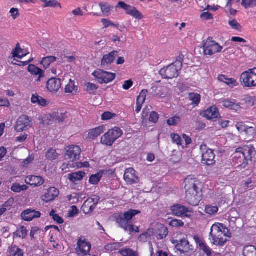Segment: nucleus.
I'll return each mask as SVG.
<instances>
[{
  "label": "nucleus",
  "instance_id": "obj_1",
  "mask_svg": "<svg viewBox=\"0 0 256 256\" xmlns=\"http://www.w3.org/2000/svg\"><path fill=\"white\" fill-rule=\"evenodd\" d=\"M222 235L228 238L232 236L229 230L222 224L216 222L212 224L209 236L210 238L212 240V243L216 246H224L228 240L222 238Z\"/></svg>",
  "mask_w": 256,
  "mask_h": 256
},
{
  "label": "nucleus",
  "instance_id": "obj_2",
  "mask_svg": "<svg viewBox=\"0 0 256 256\" xmlns=\"http://www.w3.org/2000/svg\"><path fill=\"white\" fill-rule=\"evenodd\" d=\"M140 213L138 210H130L123 214L121 213L116 216V220L119 226L125 231H129L130 233L139 232L138 227L131 224L130 220L136 215Z\"/></svg>",
  "mask_w": 256,
  "mask_h": 256
},
{
  "label": "nucleus",
  "instance_id": "obj_3",
  "mask_svg": "<svg viewBox=\"0 0 256 256\" xmlns=\"http://www.w3.org/2000/svg\"><path fill=\"white\" fill-rule=\"evenodd\" d=\"M183 60L184 56L180 55L174 63L162 68L159 72L160 74L166 79H172L178 77L179 72L182 66Z\"/></svg>",
  "mask_w": 256,
  "mask_h": 256
},
{
  "label": "nucleus",
  "instance_id": "obj_4",
  "mask_svg": "<svg viewBox=\"0 0 256 256\" xmlns=\"http://www.w3.org/2000/svg\"><path fill=\"white\" fill-rule=\"evenodd\" d=\"M240 82L244 87L252 88L256 86V68L244 72L240 76Z\"/></svg>",
  "mask_w": 256,
  "mask_h": 256
},
{
  "label": "nucleus",
  "instance_id": "obj_5",
  "mask_svg": "<svg viewBox=\"0 0 256 256\" xmlns=\"http://www.w3.org/2000/svg\"><path fill=\"white\" fill-rule=\"evenodd\" d=\"M122 134V131L120 128L114 127L112 129L110 130L102 137L101 143L108 146H111Z\"/></svg>",
  "mask_w": 256,
  "mask_h": 256
},
{
  "label": "nucleus",
  "instance_id": "obj_6",
  "mask_svg": "<svg viewBox=\"0 0 256 256\" xmlns=\"http://www.w3.org/2000/svg\"><path fill=\"white\" fill-rule=\"evenodd\" d=\"M212 39V38H208L204 42L203 49L205 55H213L220 52L223 48L222 46Z\"/></svg>",
  "mask_w": 256,
  "mask_h": 256
},
{
  "label": "nucleus",
  "instance_id": "obj_7",
  "mask_svg": "<svg viewBox=\"0 0 256 256\" xmlns=\"http://www.w3.org/2000/svg\"><path fill=\"white\" fill-rule=\"evenodd\" d=\"M202 153V162L207 166H212L215 164V154L214 151L208 148L206 145L202 144L200 146Z\"/></svg>",
  "mask_w": 256,
  "mask_h": 256
},
{
  "label": "nucleus",
  "instance_id": "obj_8",
  "mask_svg": "<svg viewBox=\"0 0 256 256\" xmlns=\"http://www.w3.org/2000/svg\"><path fill=\"white\" fill-rule=\"evenodd\" d=\"M92 75L100 84L109 83L112 82L116 76L114 73L107 72L100 69L95 70Z\"/></svg>",
  "mask_w": 256,
  "mask_h": 256
},
{
  "label": "nucleus",
  "instance_id": "obj_9",
  "mask_svg": "<svg viewBox=\"0 0 256 256\" xmlns=\"http://www.w3.org/2000/svg\"><path fill=\"white\" fill-rule=\"evenodd\" d=\"M116 8H120L124 9L127 14L136 19L142 20L144 18L142 13L139 12L135 7L127 4L123 2H118Z\"/></svg>",
  "mask_w": 256,
  "mask_h": 256
},
{
  "label": "nucleus",
  "instance_id": "obj_10",
  "mask_svg": "<svg viewBox=\"0 0 256 256\" xmlns=\"http://www.w3.org/2000/svg\"><path fill=\"white\" fill-rule=\"evenodd\" d=\"M184 188L186 192L202 190L200 182L194 176H189L184 180Z\"/></svg>",
  "mask_w": 256,
  "mask_h": 256
},
{
  "label": "nucleus",
  "instance_id": "obj_11",
  "mask_svg": "<svg viewBox=\"0 0 256 256\" xmlns=\"http://www.w3.org/2000/svg\"><path fill=\"white\" fill-rule=\"evenodd\" d=\"M173 214L177 216L190 218L193 214L192 208H188L180 204H177L171 207Z\"/></svg>",
  "mask_w": 256,
  "mask_h": 256
},
{
  "label": "nucleus",
  "instance_id": "obj_12",
  "mask_svg": "<svg viewBox=\"0 0 256 256\" xmlns=\"http://www.w3.org/2000/svg\"><path fill=\"white\" fill-rule=\"evenodd\" d=\"M32 126V123L30 118L27 116L22 115L17 120L14 128L16 132H21L30 128Z\"/></svg>",
  "mask_w": 256,
  "mask_h": 256
},
{
  "label": "nucleus",
  "instance_id": "obj_13",
  "mask_svg": "<svg viewBox=\"0 0 256 256\" xmlns=\"http://www.w3.org/2000/svg\"><path fill=\"white\" fill-rule=\"evenodd\" d=\"M99 200V196L96 195L88 198L82 205V210L86 214H90L95 209Z\"/></svg>",
  "mask_w": 256,
  "mask_h": 256
},
{
  "label": "nucleus",
  "instance_id": "obj_14",
  "mask_svg": "<svg viewBox=\"0 0 256 256\" xmlns=\"http://www.w3.org/2000/svg\"><path fill=\"white\" fill-rule=\"evenodd\" d=\"M186 200L189 204L192 206L198 204L202 196V190L186 192Z\"/></svg>",
  "mask_w": 256,
  "mask_h": 256
},
{
  "label": "nucleus",
  "instance_id": "obj_15",
  "mask_svg": "<svg viewBox=\"0 0 256 256\" xmlns=\"http://www.w3.org/2000/svg\"><path fill=\"white\" fill-rule=\"evenodd\" d=\"M81 152L79 146L71 145L66 148V156L72 162L76 161L79 160Z\"/></svg>",
  "mask_w": 256,
  "mask_h": 256
},
{
  "label": "nucleus",
  "instance_id": "obj_16",
  "mask_svg": "<svg viewBox=\"0 0 256 256\" xmlns=\"http://www.w3.org/2000/svg\"><path fill=\"white\" fill-rule=\"evenodd\" d=\"M125 182L128 184H136L139 182L138 173L132 168H127L124 176Z\"/></svg>",
  "mask_w": 256,
  "mask_h": 256
},
{
  "label": "nucleus",
  "instance_id": "obj_17",
  "mask_svg": "<svg viewBox=\"0 0 256 256\" xmlns=\"http://www.w3.org/2000/svg\"><path fill=\"white\" fill-rule=\"evenodd\" d=\"M59 194L58 190L54 187H51L46 190L41 196L42 201L48 202L54 200Z\"/></svg>",
  "mask_w": 256,
  "mask_h": 256
},
{
  "label": "nucleus",
  "instance_id": "obj_18",
  "mask_svg": "<svg viewBox=\"0 0 256 256\" xmlns=\"http://www.w3.org/2000/svg\"><path fill=\"white\" fill-rule=\"evenodd\" d=\"M62 86L60 79L56 78H51L48 80L46 84L48 90L51 93L57 92Z\"/></svg>",
  "mask_w": 256,
  "mask_h": 256
},
{
  "label": "nucleus",
  "instance_id": "obj_19",
  "mask_svg": "<svg viewBox=\"0 0 256 256\" xmlns=\"http://www.w3.org/2000/svg\"><path fill=\"white\" fill-rule=\"evenodd\" d=\"M239 152L242 153V154L246 160H252V156H254L256 153L255 148L252 144L248 146H244L242 147L238 148Z\"/></svg>",
  "mask_w": 256,
  "mask_h": 256
},
{
  "label": "nucleus",
  "instance_id": "obj_20",
  "mask_svg": "<svg viewBox=\"0 0 256 256\" xmlns=\"http://www.w3.org/2000/svg\"><path fill=\"white\" fill-rule=\"evenodd\" d=\"M24 182L27 184L38 187L43 184L44 180L40 176H28L25 178Z\"/></svg>",
  "mask_w": 256,
  "mask_h": 256
},
{
  "label": "nucleus",
  "instance_id": "obj_21",
  "mask_svg": "<svg viewBox=\"0 0 256 256\" xmlns=\"http://www.w3.org/2000/svg\"><path fill=\"white\" fill-rule=\"evenodd\" d=\"M232 160L236 164H238V166H242V168H246L248 164V160L246 157L244 156L242 153L239 152L238 148L235 150Z\"/></svg>",
  "mask_w": 256,
  "mask_h": 256
},
{
  "label": "nucleus",
  "instance_id": "obj_22",
  "mask_svg": "<svg viewBox=\"0 0 256 256\" xmlns=\"http://www.w3.org/2000/svg\"><path fill=\"white\" fill-rule=\"evenodd\" d=\"M21 216L24 220L30 222L34 218H40L41 214L38 211H36L32 208H28L24 211Z\"/></svg>",
  "mask_w": 256,
  "mask_h": 256
},
{
  "label": "nucleus",
  "instance_id": "obj_23",
  "mask_svg": "<svg viewBox=\"0 0 256 256\" xmlns=\"http://www.w3.org/2000/svg\"><path fill=\"white\" fill-rule=\"evenodd\" d=\"M176 249L181 253H186L192 250V246L186 239H182L178 242L176 246Z\"/></svg>",
  "mask_w": 256,
  "mask_h": 256
},
{
  "label": "nucleus",
  "instance_id": "obj_24",
  "mask_svg": "<svg viewBox=\"0 0 256 256\" xmlns=\"http://www.w3.org/2000/svg\"><path fill=\"white\" fill-rule=\"evenodd\" d=\"M118 56V52L117 51H113L108 54L104 56L101 61L102 66L103 67H105L108 64H111Z\"/></svg>",
  "mask_w": 256,
  "mask_h": 256
},
{
  "label": "nucleus",
  "instance_id": "obj_25",
  "mask_svg": "<svg viewBox=\"0 0 256 256\" xmlns=\"http://www.w3.org/2000/svg\"><path fill=\"white\" fill-rule=\"evenodd\" d=\"M78 246L82 253L84 255L88 254L91 248V244L90 242L80 238L77 242Z\"/></svg>",
  "mask_w": 256,
  "mask_h": 256
},
{
  "label": "nucleus",
  "instance_id": "obj_26",
  "mask_svg": "<svg viewBox=\"0 0 256 256\" xmlns=\"http://www.w3.org/2000/svg\"><path fill=\"white\" fill-rule=\"evenodd\" d=\"M219 116V112L216 108L212 106L204 110L202 113L203 117L208 119L212 120L218 118Z\"/></svg>",
  "mask_w": 256,
  "mask_h": 256
},
{
  "label": "nucleus",
  "instance_id": "obj_27",
  "mask_svg": "<svg viewBox=\"0 0 256 256\" xmlns=\"http://www.w3.org/2000/svg\"><path fill=\"white\" fill-rule=\"evenodd\" d=\"M153 233L158 240H163L168 234V231L164 226L160 224Z\"/></svg>",
  "mask_w": 256,
  "mask_h": 256
},
{
  "label": "nucleus",
  "instance_id": "obj_28",
  "mask_svg": "<svg viewBox=\"0 0 256 256\" xmlns=\"http://www.w3.org/2000/svg\"><path fill=\"white\" fill-rule=\"evenodd\" d=\"M221 103L223 106L230 110L237 111L241 108L240 105L236 103L234 100L226 99L222 100Z\"/></svg>",
  "mask_w": 256,
  "mask_h": 256
},
{
  "label": "nucleus",
  "instance_id": "obj_29",
  "mask_svg": "<svg viewBox=\"0 0 256 256\" xmlns=\"http://www.w3.org/2000/svg\"><path fill=\"white\" fill-rule=\"evenodd\" d=\"M31 102L33 104L42 106H46L49 104L50 102L37 94H33L31 98Z\"/></svg>",
  "mask_w": 256,
  "mask_h": 256
},
{
  "label": "nucleus",
  "instance_id": "obj_30",
  "mask_svg": "<svg viewBox=\"0 0 256 256\" xmlns=\"http://www.w3.org/2000/svg\"><path fill=\"white\" fill-rule=\"evenodd\" d=\"M29 54L28 52H26L24 50L22 49L19 43H18L12 52V57L22 59V58L26 56Z\"/></svg>",
  "mask_w": 256,
  "mask_h": 256
},
{
  "label": "nucleus",
  "instance_id": "obj_31",
  "mask_svg": "<svg viewBox=\"0 0 256 256\" xmlns=\"http://www.w3.org/2000/svg\"><path fill=\"white\" fill-rule=\"evenodd\" d=\"M237 130L240 133L245 132L246 134L253 135L254 130L252 127H248L242 122H238L236 126Z\"/></svg>",
  "mask_w": 256,
  "mask_h": 256
},
{
  "label": "nucleus",
  "instance_id": "obj_32",
  "mask_svg": "<svg viewBox=\"0 0 256 256\" xmlns=\"http://www.w3.org/2000/svg\"><path fill=\"white\" fill-rule=\"evenodd\" d=\"M62 114H60L58 112H54L50 114H46L44 119L46 120H48L47 124H52L54 122H60L62 121L60 117L62 116Z\"/></svg>",
  "mask_w": 256,
  "mask_h": 256
},
{
  "label": "nucleus",
  "instance_id": "obj_33",
  "mask_svg": "<svg viewBox=\"0 0 256 256\" xmlns=\"http://www.w3.org/2000/svg\"><path fill=\"white\" fill-rule=\"evenodd\" d=\"M104 128V126H100L90 130L88 134V138L91 140H94L97 138L104 132L105 130Z\"/></svg>",
  "mask_w": 256,
  "mask_h": 256
},
{
  "label": "nucleus",
  "instance_id": "obj_34",
  "mask_svg": "<svg viewBox=\"0 0 256 256\" xmlns=\"http://www.w3.org/2000/svg\"><path fill=\"white\" fill-rule=\"evenodd\" d=\"M218 79L220 82H224L230 87L236 86L238 85V83L235 79L228 78L224 75L219 76Z\"/></svg>",
  "mask_w": 256,
  "mask_h": 256
},
{
  "label": "nucleus",
  "instance_id": "obj_35",
  "mask_svg": "<svg viewBox=\"0 0 256 256\" xmlns=\"http://www.w3.org/2000/svg\"><path fill=\"white\" fill-rule=\"evenodd\" d=\"M85 175V173L82 172H78L69 174L68 178L72 182H76L81 180Z\"/></svg>",
  "mask_w": 256,
  "mask_h": 256
},
{
  "label": "nucleus",
  "instance_id": "obj_36",
  "mask_svg": "<svg viewBox=\"0 0 256 256\" xmlns=\"http://www.w3.org/2000/svg\"><path fill=\"white\" fill-rule=\"evenodd\" d=\"M7 256H24V252L18 246H12L8 250Z\"/></svg>",
  "mask_w": 256,
  "mask_h": 256
},
{
  "label": "nucleus",
  "instance_id": "obj_37",
  "mask_svg": "<svg viewBox=\"0 0 256 256\" xmlns=\"http://www.w3.org/2000/svg\"><path fill=\"white\" fill-rule=\"evenodd\" d=\"M13 234L14 238H24L28 234V230L24 226H20Z\"/></svg>",
  "mask_w": 256,
  "mask_h": 256
},
{
  "label": "nucleus",
  "instance_id": "obj_38",
  "mask_svg": "<svg viewBox=\"0 0 256 256\" xmlns=\"http://www.w3.org/2000/svg\"><path fill=\"white\" fill-rule=\"evenodd\" d=\"M78 90V86L75 85L74 82L70 79L68 84L65 86L64 92L66 93L73 94L76 93Z\"/></svg>",
  "mask_w": 256,
  "mask_h": 256
},
{
  "label": "nucleus",
  "instance_id": "obj_39",
  "mask_svg": "<svg viewBox=\"0 0 256 256\" xmlns=\"http://www.w3.org/2000/svg\"><path fill=\"white\" fill-rule=\"evenodd\" d=\"M57 60V58L54 56H48L42 58L41 60L40 64L44 66L45 68L49 67L50 64Z\"/></svg>",
  "mask_w": 256,
  "mask_h": 256
},
{
  "label": "nucleus",
  "instance_id": "obj_40",
  "mask_svg": "<svg viewBox=\"0 0 256 256\" xmlns=\"http://www.w3.org/2000/svg\"><path fill=\"white\" fill-rule=\"evenodd\" d=\"M244 256H256V248L253 246H246L243 250Z\"/></svg>",
  "mask_w": 256,
  "mask_h": 256
},
{
  "label": "nucleus",
  "instance_id": "obj_41",
  "mask_svg": "<svg viewBox=\"0 0 256 256\" xmlns=\"http://www.w3.org/2000/svg\"><path fill=\"white\" fill-rule=\"evenodd\" d=\"M28 188V187L26 185H20L18 183H14L12 184L10 189L12 192L18 193L22 191L27 190Z\"/></svg>",
  "mask_w": 256,
  "mask_h": 256
},
{
  "label": "nucleus",
  "instance_id": "obj_42",
  "mask_svg": "<svg viewBox=\"0 0 256 256\" xmlns=\"http://www.w3.org/2000/svg\"><path fill=\"white\" fill-rule=\"evenodd\" d=\"M102 172H98L95 174H92L90 176L89 182L92 184H97L102 178Z\"/></svg>",
  "mask_w": 256,
  "mask_h": 256
},
{
  "label": "nucleus",
  "instance_id": "obj_43",
  "mask_svg": "<svg viewBox=\"0 0 256 256\" xmlns=\"http://www.w3.org/2000/svg\"><path fill=\"white\" fill-rule=\"evenodd\" d=\"M148 93V91L146 90H142L140 95L137 98L136 104H142L144 102Z\"/></svg>",
  "mask_w": 256,
  "mask_h": 256
},
{
  "label": "nucleus",
  "instance_id": "obj_44",
  "mask_svg": "<svg viewBox=\"0 0 256 256\" xmlns=\"http://www.w3.org/2000/svg\"><path fill=\"white\" fill-rule=\"evenodd\" d=\"M241 4L246 9L253 8L256 6V0H242Z\"/></svg>",
  "mask_w": 256,
  "mask_h": 256
},
{
  "label": "nucleus",
  "instance_id": "obj_45",
  "mask_svg": "<svg viewBox=\"0 0 256 256\" xmlns=\"http://www.w3.org/2000/svg\"><path fill=\"white\" fill-rule=\"evenodd\" d=\"M28 70L32 75H38L44 72L40 68L36 66L34 64H30L28 67Z\"/></svg>",
  "mask_w": 256,
  "mask_h": 256
},
{
  "label": "nucleus",
  "instance_id": "obj_46",
  "mask_svg": "<svg viewBox=\"0 0 256 256\" xmlns=\"http://www.w3.org/2000/svg\"><path fill=\"white\" fill-rule=\"evenodd\" d=\"M218 208L217 206L207 205L205 207V212L210 215H213L217 213Z\"/></svg>",
  "mask_w": 256,
  "mask_h": 256
},
{
  "label": "nucleus",
  "instance_id": "obj_47",
  "mask_svg": "<svg viewBox=\"0 0 256 256\" xmlns=\"http://www.w3.org/2000/svg\"><path fill=\"white\" fill-rule=\"evenodd\" d=\"M58 156L56 150L53 148L49 150L46 154V158L50 160H56Z\"/></svg>",
  "mask_w": 256,
  "mask_h": 256
},
{
  "label": "nucleus",
  "instance_id": "obj_48",
  "mask_svg": "<svg viewBox=\"0 0 256 256\" xmlns=\"http://www.w3.org/2000/svg\"><path fill=\"white\" fill-rule=\"evenodd\" d=\"M153 234V230H148L146 232L140 234L139 237V240L142 242H146L150 237Z\"/></svg>",
  "mask_w": 256,
  "mask_h": 256
},
{
  "label": "nucleus",
  "instance_id": "obj_49",
  "mask_svg": "<svg viewBox=\"0 0 256 256\" xmlns=\"http://www.w3.org/2000/svg\"><path fill=\"white\" fill-rule=\"evenodd\" d=\"M188 98L196 105L198 106L200 100V96L198 94L190 93Z\"/></svg>",
  "mask_w": 256,
  "mask_h": 256
},
{
  "label": "nucleus",
  "instance_id": "obj_50",
  "mask_svg": "<svg viewBox=\"0 0 256 256\" xmlns=\"http://www.w3.org/2000/svg\"><path fill=\"white\" fill-rule=\"evenodd\" d=\"M199 246L200 249L203 250L207 254L208 256H211L212 250L205 243L202 241H200Z\"/></svg>",
  "mask_w": 256,
  "mask_h": 256
},
{
  "label": "nucleus",
  "instance_id": "obj_51",
  "mask_svg": "<svg viewBox=\"0 0 256 256\" xmlns=\"http://www.w3.org/2000/svg\"><path fill=\"white\" fill-rule=\"evenodd\" d=\"M40 0L44 4L43 6L44 8L56 7V6H58L60 7V4L56 0H50V1H48L47 0Z\"/></svg>",
  "mask_w": 256,
  "mask_h": 256
},
{
  "label": "nucleus",
  "instance_id": "obj_52",
  "mask_svg": "<svg viewBox=\"0 0 256 256\" xmlns=\"http://www.w3.org/2000/svg\"><path fill=\"white\" fill-rule=\"evenodd\" d=\"M86 90L90 94H94L98 90V86L94 84L88 82L86 84Z\"/></svg>",
  "mask_w": 256,
  "mask_h": 256
},
{
  "label": "nucleus",
  "instance_id": "obj_53",
  "mask_svg": "<svg viewBox=\"0 0 256 256\" xmlns=\"http://www.w3.org/2000/svg\"><path fill=\"white\" fill-rule=\"evenodd\" d=\"M180 122V118L179 116H175L167 120V124L169 126H174L177 125Z\"/></svg>",
  "mask_w": 256,
  "mask_h": 256
},
{
  "label": "nucleus",
  "instance_id": "obj_54",
  "mask_svg": "<svg viewBox=\"0 0 256 256\" xmlns=\"http://www.w3.org/2000/svg\"><path fill=\"white\" fill-rule=\"evenodd\" d=\"M170 138L174 143L176 144L178 146L182 145V138L180 135L175 133H172L170 134Z\"/></svg>",
  "mask_w": 256,
  "mask_h": 256
},
{
  "label": "nucleus",
  "instance_id": "obj_55",
  "mask_svg": "<svg viewBox=\"0 0 256 256\" xmlns=\"http://www.w3.org/2000/svg\"><path fill=\"white\" fill-rule=\"evenodd\" d=\"M50 215L52 217V219L59 224H62L64 220L61 217L56 214L54 210H52L50 213Z\"/></svg>",
  "mask_w": 256,
  "mask_h": 256
},
{
  "label": "nucleus",
  "instance_id": "obj_56",
  "mask_svg": "<svg viewBox=\"0 0 256 256\" xmlns=\"http://www.w3.org/2000/svg\"><path fill=\"white\" fill-rule=\"evenodd\" d=\"M122 256H136L134 251L130 248H124L120 250Z\"/></svg>",
  "mask_w": 256,
  "mask_h": 256
},
{
  "label": "nucleus",
  "instance_id": "obj_57",
  "mask_svg": "<svg viewBox=\"0 0 256 256\" xmlns=\"http://www.w3.org/2000/svg\"><path fill=\"white\" fill-rule=\"evenodd\" d=\"M116 116V114H112L110 112H104V113L102 114V119L103 120H110L112 118H114Z\"/></svg>",
  "mask_w": 256,
  "mask_h": 256
},
{
  "label": "nucleus",
  "instance_id": "obj_58",
  "mask_svg": "<svg viewBox=\"0 0 256 256\" xmlns=\"http://www.w3.org/2000/svg\"><path fill=\"white\" fill-rule=\"evenodd\" d=\"M34 160V156L32 155L30 156L21 162V166L24 167H27L30 164H31Z\"/></svg>",
  "mask_w": 256,
  "mask_h": 256
},
{
  "label": "nucleus",
  "instance_id": "obj_59",
  "mask_svg": "<svg viewBox=\"0 0 256 256\" xmlns=\"http://www.w3.org/2000/svg\"><path fill=\"white\" fill-rule=\"evenodd\" d=\"M118 246V244H110L106 246L104 248L106 251L112 252L114 250H117Z\"/></svg>",
  "mask_w": 256,
  "mask_h": 256
},
{
  "label": "nucleus",
  "instance_id": "obj_60",
  "mask_svg": "<svg viewBox=\"0 0 256 256\" xmlns=\"http://www.w3.org/2000/svg\"><path fill=\"white\" fill-rule=\"evenodd\" d=\"M78 214V210L76 206H72L68 211V216L74 217L76 216Z\"/></svg>",
  "mask_w": 256,
  "mask_h": 256
},
{
  "label": "nucleus",
  "instance_id": "obj_61",
  "mask_svg": "<svg viewBox=\"0 0 256 256\" xmlns=\"http://www.w3.org/2000/svg\"><path fill=\"white\" fill-rule=\"evenodd\" d=\"M158 120V114L154 112L150 113L149 120L154 123H156Z\"/></svg>",
  "mask_w": 256,
  "mask_h": 256
},
{
  "label": "nucleus",
  "instance_id": "obj_62",
  "mask_svg": "<svg viewBox=\"0 0 256 256\" xmlns=\"http://www.w3.org/2000/svg\"><path fill=\"white\" fill-rule=\"evenodd\" d=\"M170 226H172L178 227V226H182L184 224V222L179 220H172L170 222Z\"/></svg>",
  "mask_w": 256,
  "mask_h": 256
},
{
  "label": "nucleus",
  "instance_id": "obj_63",
  "mask_svg": "<svg viewBox=\"0 0 256 256\" xmlns=\"http://www.w3.org/2000/svg\"><path fill=\"white\" fill-rule=\"evenodd\" d=\"M11 16L13 19L15 20L20 16L18 10L17 8H12L10 11Z\"/></svg>",
  "mask_w": 256,
  "mask_h": 256
},
{
  "label": "nucleus",
  "instance_id": "obj_64",
  "mask_svg": "<svg viewBox=\"0 0 256 256\" xmlns=\"http://www.w3.org/2000/svg\"><path fill=\"white\" fill-rule=\"evenodd\" d=\"M228 24H229L230 26L233 29H234V30H238L240 27V26L238 23L237 20H229Z\"/></svg>",
  "mask_w": 256,
  "mask_h": 256
}]
</instances>
